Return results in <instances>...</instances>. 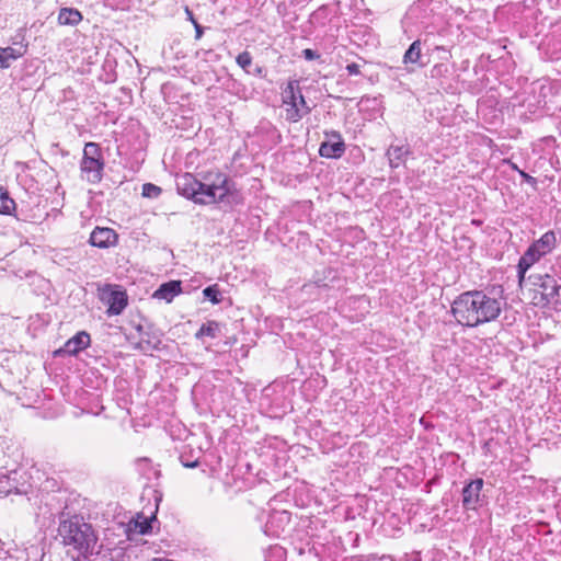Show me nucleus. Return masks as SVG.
<instances>
[{"mask_svg":"<svg viewBox=\"0 0 561 561\" xmlns=\"http://www.w3.org/2000/svg\"><path fill=\"white\" fill-rule=\"evenodd\" d=\"M181 282L172 280L162 284L153 294L154 298L163 299L167 302H171L175 296L181 293Z\"/></svg>","mask_w":561,"mask_h":561,"instance_id":"ddd939ff","label":"nucleus"},{"mask_svg":"<svg viewBox=\"0 0 561 561\" xmlns=\"http://www.w3.org/2000/svg\"><path fill=\"white\" fill-rule=\"evenodd\" d=\"M557 238L553 231H547L540 239L528 247V267L550 253L556 247Z\"/></svg>","mask_w":561,"mask_h":561,"instance_id":"0eeeda50","label":"nucleus"},{"mask_svg":"<svg viewBox=\"0 0 561 561\" xmlns=\"http://www.w3.org/2000/svg\"><path fill=\"white\" fill-rule=\"evenodd\" d=\"M26 53L25 45H19L18 47H0V68L10 67L11 62L19 59Z\"/></svg>","mask_w":561,"mask_h":561,"instance_id":"f8f14e48","label":"nucleus"},{"mask_svg":"<svg viewBox=\"0 0 561 561\" xmlns=\"http://www.w3.org/2000/svg\"><path fill=\"white\" fill-rule=\"evenodd\" d=\"M118 236L115 230L107 227H96L90 234V243L100 249H107L116 245Z\"/></svg>","mask_w":561,"mask_h":561,"instance_id":"6e6552de","label":"nucleus"},{"mask_svg":"<svg viewBox=\"0 0 561 561\" xmlns=\"http://www.w3.org/2000/svg\"><path fill=\"white\" fill-rule=\"evenodd\" d=\"M110 306L107 312L110 314H119L127 306L126 295L122 291H114L110 297Z\"/></svg>","mask_w":561,"mask_h":561,"instance_id":"dca6fc26","label":"nucleus"},{"mask_svg":"<svg viewBox=\"0 0 561 561\" xmlns=\"http://www.w3.org/2000/svg\"><path fill=\"white\" fill-rule=\"evenodd\" d=\"M203 294L213 304H219L221 301L220 291L216 285L206 287Z\"/></svg>","mask_w":561,"mask_h":561,"instance_id":"4be33fe9","label":"nucleus"},{"mask_svg":"<svg viewBox=\"0 0 561 561\" xmlns=\"http://www.w3.org/2000/svg\"><path fill=\"white\" fill-rule=\"evenodd\" d=\"M176 187L181 195L204 205L222 202L230 193L228 178L221 172H208L202 180L185 173L178 178Z\"/></svg>","mask_w":561,"mask_h":561,"instance_id":"f03ea898","label":"nucleus"},{"mask_svg":"<svg viewBox=\"0 0 561 561\" xmlns=\"http://www.w3.org/2000/svg\"><path fill=\"white\" fill-rule=\"evenodd\" d=\"M304 53L307 58H312V56H313L312 50H310V49H306Z\"/></svg>","mask_w":561,"mask_h":561,"instance_id":"bb28decb","label":"nucleus"},{"mask_svg":"<svg viewBox=\"0 0 561 561\" xmlns=\"http://www.w3.org/2000/svg\"><path fill=\"white\" fill-rule=\"evenodd\" d=\"M185 467L187 468H194L197 466V461H194V462H190V463H184Z\"/></svg>","mask_w":561,"mask_h":561,"instance_id":"c85d7f7f","label":"nucleus"},{"mask_svg":"<svg viewBox=\"0 0 561 561\" xmlns=\"http://www.w3.org/2000/svg\"><path fill=\"white\" fill-rule=\"evenodd\" d=\"M220 332V325L216 321H208L204 323L201 329L196 332L195 336L197 339L208 336L210 339H215L218 336Z\"/></svg>","mask_w":561,"mask_h":561,"instance_id":"a211bd4d","label":"nucleus"},{"mask_svg":"<svg viewBox=\"0 0 561 561\" xmlns=\"http://www.w3.org/2000/svg\"><path fill=\"white\" fill-rule=\"evenodd\" d=\"M522 176L526 178V173L524 171H520Z\"/></svg>","mask_w":561,"mask_h":561,"instance_id":"c756f323","label":"nucleus"},{"mask_svg":"<svg viewBox=\"0 0 561 561\" xmlns=\"http://www.w3.org/2000/svg\"><path fill=\"white\" fill-rule=\"evenodd\" d=\"M531 287L528 288V299L534 306H547L557 302L559 297V285L550 275H530L528 276Z\"/></svg>","mask_w":561,"mask_h":561,"instance_id":"20e7f679","label":"nucleus"},{"mask_svg":"<svg viewBox=\"0 0 561 561\" xmlns=\"http://www.w3.org/2000/svg\"><path fill=\"white\" fill-rule=\"evenodd\" d=\"M103 169L104 161L100 146L96 142L85 144L80 163L82 178L90 183H98L102 180Z\"/></svg>","mask_w":561,"mask_h":561,"instance_id":"39448f33","label":"nucleus"},{"mask_svg":"<svg viewBox=\"0 0 561 561\" xmlns=\"http://www.w3.org/2000/svg\"><path fill=\"white\" fill-rule=\"evenodd\" d=\"M195 24V28H196V38H201L202 34H203V30L199 24H197L196 22H194Z\"/></svg>","mask_w":561,"mask_h":561,"instance_id":"a878e982","label":"nucleus"},{"mask_svg":"<svg viewBox=\"0 0 561 561\" xmlns=\"http://www.w3.org/2000/svg\"><path fill=\"white\" fill-rule=\"evenodd\" d=\"M528 184H531V185L536 184V179L530 176L529 174H528Z\"/></svg>","mask_w":561,"mask_h":561,"instance_id":"cd10ccee","label":"nucleus"},{"mask_svg":"<svg viewBox=\"0 0 561 561\" xmlns=\"http://www.w3.org/2000/svg\"><path fill=\"white\" fill-rule=\"evenodd\" d=\"M333 137L336 138L335 141L330 142H322L319 149V153L321 157L324 158H340L344 151H345V145L343 140L341 139V136L339 133L333 131Z\"/></svg>","mask_w":561,"mask_h":561,"instance_id":"9b49d317","label":"nucleus"},{"mask_svg":"<svg viewBox=\"0 0 561 561\" xmlns=\"http://www.w3.org/2000/svg\"><path fill=\"white\" fill-rule=\"evenodd\" d=\"M82 15L77 9L62 8L58 14L60 25H77L81 22Z\"/></svg>","mask_w":561,"mask_h":561,"instance_id":"2eb2a0df","label":"nucleus"},{"mask_svg":"<svg viewBox=\"0 0 561 561\" xmlns=\"http://www.w3.org/2000/svg\"><path fill=\"white\" fill-rule=\"evenodd\" d=\"M90 335L87 332L81 331L71 339H69L66 342L64 348L59 350L58 353L64 352L69 355H76L80 351L87 348L90 345Z\"/></svg>","mask_w":561,"mask_h":561,"instance_id":"9d476101","label":"nucleus"},{"mask_svg":"<svg viewBox=\"0 0 561 561\" xmlns=\"http://www.w3.org/2000/svg\"><path fill=\"white\" fill-rule=\"evenodd\" d=\"M346 70H347L348 75H351V76H357L360 72L359 66L355 62L348 64L346 66Z\"/></svg>","mask_w":561,"mask_h":561,"instance_id":"393cba45","label":"nucleus"},{"mask_svg":"<svg viewBox=\"0 0 561 561\" xmlns=\"http://www.w3.org/2000/svg\"><path fill=\"white\" fill-rule=\"evenodd\" d=\"M237 64L247 72H249L248 68L252 64V57L248 51H243L238 55L237 57Z\"/></svg>","mask_w":561,"mask_h":561,"instance_id":"5701e85b","label":"nucleus"},{"mask_svg":"<svg viewBox=\"0 0 561 561\" xmlns=\"http://www.w3.org/2000/svg\"><path fill=\"white\" fill-rule=\"evenodd\" d=\"M59 534L65 546L69 548V553L72 549L71 558L76 561L80 560L81 557H85L95 543V536L88 524L64 522L59 527Z\"/></svg>","mask_w":561,"mask_h":561,"instance_id":"7ed1b4c3","label":"nucleus"},{"mask_svg":"<svg viewBox=\"0 0 561 561\" xmlns=\"http://www.w3.org/2000/svg\"><path fill=\"white\" fill-rule=\"evenodd\" d=\"M408 153L409 149L405 146H391L387 151L390 167L398 168Z\"/></svg>","mask_w":561,"mask_h":561,"instance_id":"f3484780","label":"nucleus"},{"mask_svg":"<svg viewBox=\"0 0 561 561\" xmlns=\"http://www.w3.org/2000/svg\"><path fill=\"white\" fill-rule=\"evenodd\" d=\"M526 273V254L522 255L518 262L519 284L523 283Z\"/></svg>","mask_w":561,"mask_h":561,"instance_id":"b1692460","label":"nucleus"},{"mask_svg":"<svg viewBox=\"0 0 561 561\" xmlns=\"http://www.w3.org/2000/svg\"><path fill=\"white\" fill-rule=\"evenodd\" d=\"M421 58V42L414 41L403 56L404 64H415Z\"/></svg>","mask_w":561,"mask_h":561,"instance_id":"aec40b11","label":"nucleus"},{"mask_svg":"<svg viewBox=\"0 0 561 561\" xmlns=\"http://www.w3.org/2000/svg\"><path fill=\"white\" fill-rule=\"evenodd\" d=\"M15 209V202L9 196L8 192L0 187V214L11 215Z\"/></svg>","mask_w":561,"mask_h":561,"instance_id":"6ab92c4d","label":"nucleus"},{"mask_svg":"<svg viewBox=\"0 0 561 561\" xmlns=\"http://www.w3.org/2000/svg\"><path fill=\"white\" fill-rule=\"evenodd\" d=\"M283 102L286 105V117L290 122H298L310 111L296 81H290L285 88Z\"/></svg>","mask_w":561,"mask_h":561,"instance_id":"423d86ee","label":"nucleus"},{"mask_svg":"<svg viewBox=\"0 0 561 561\" xmlns=\"http://www.w3.org/2000/svg\"><path fill=\"white\" fill-rule=\"evenodd\" d=\"M483 486L482 479H476L467 484L462 490V505L467 510H474L480 499V492Z\"/></svg>","mask_w":561,"mask_h":561,"instance_id":"1a4fd4ad","label":"nucleus"},{"mask_svg":"<svg viewBox=\"0 0 561 561\" xmlns=\"http://www.w3.org/2000/svg\"><path fill=\"white\" fill-rule=\"evenodd\" d=\"M154 517H147L142 514H138L136 518L131 519L128 523V531L139 535H146L151 533L152 526L151 523L154 520Z\"/></svg>","mask_w":561,"mask_h":561,"instance_id":"4468645a","label":"nucleus"},{"mask_svg":"<svg viewBox=\"0 0 561 561\" xmlns=\"http://www.w3.org/2000/svg\"><path fill=\"white\" fill-rule=\"evenodd\" d=\"M451 312L459 324L473 328L496 319L501 302L480 290L466 291L454 300Z\"/></svg>","mask_w":561,"mask_h":561,"instance_id":"f257e3e1","label":"nucleus"},{"mask_svg":"<svg viewBox=\"0 0 561 561\" xmlns=\"http://www.w3.org/2000/svg\"><path fill=\"white\" fill-rule=\"evenodd\" d=\"M161 187L152 184L146 183L142 185V196L148 198H158L161 194Z\"/></svg>","mask_w":561,"mask_h":561,"instance_id":"412c9836","label":"nucleus"}]
</instances>
